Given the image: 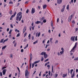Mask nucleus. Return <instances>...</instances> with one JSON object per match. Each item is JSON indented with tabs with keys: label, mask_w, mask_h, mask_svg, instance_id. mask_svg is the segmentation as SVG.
Here are the masks:
<instances>
[{
	"label": "nucleus",
	"mask_w": 78,
	"mask_h": 78,
	"mask_svg": "<svg viewBox=\"0 0 78 78\" xmlns=\"http://www.w3.org/2000/svg\"><path fill=\"white\" fill-rule=\"evenodd\" d=\"M46 22H47L46 20H44L43 21V23H46Z\"/></svg>",
	"instance_id": "nucleus-32"
},
{
	"label": "nucleus",
	"mask_w": 78,
	"mask_h": 78,
	"mask_svg": "<svg viewBox=\"0 0 78 78\" xmlns=\"http://www.w3.org/2000/svg\"><path fill=\"white\" fill-rule=\"evenodd\" d=\"M0 76H2V72H0Z\"/></svg>",
	"instance_id": "nucleus-42"
},
{
	"label": "nucleus",
	"mask_w": 78,
	"mask_h": 78,
	"mask_svg": "<svg viewBox=\"0 0 78 78\" xmlns=\"http://www.w3.org/2000/svg\"><path fill=\"white\" fill-rule=\"evenodd\" d=\"M41 62V60H39L37 61H36L35 62H34V63H33L32 64V68H33L34 66V64H37L38 63H39V62Z\"/></svg>",
	"instance_id": "nucleus-2"
},
{
	"label": "nucleus",
	"mask_w": 78,
	"mask_h": 78,
	"mask_svg": "<svg viewBox=\"0 0 78 78\" xmlns=\"http://www.w3.org/2000/svg\"><path fill=\"white\" fill-rule=\"evenodd\" d=\"M61 50H62V51L63 52H64V48H62L61 49Z\"/></svg>",
	"instance_id": "nucleus-28"
},
{
	"label": "nucleus",
	"mask_w": 78,
	"mask_h": 78,
	"mask_svg": "<svg viewBox=\"0 0 78 78\" xmlns=\"http://www.w3.org/2000/svg\"><path fill=\"white\" fill-rule=\"evenodd\" d=\"M72 23H75V21H74V20H73L72 21Z\"/></svg>",
	"instance_id": "nucleus-64"
},
{
	"label": "nucleus",
	"mask_w": 78,
	"mask_h": 78,
	"mask_svg": "<svg viewBox=\"0 0 78 78\" xmlns=\"http://www.w3.org/2000/svg\"><path fill=\"white\" fill-rule=\"evenodd\" d=\"M77 36H76L75 37V41H77Z\"/></svg>",
	"instance_id": "nucleus-50"
},
{
	"label": "nucleus",
	"mask_w": 78,
	"mask_h": 78,
	"mask_svg": "<svg viewBox=\"0 0 78 78\" xmlns=\"http://www.w3.org/2000/svg\"><path fill=\"white\" fill-rule=\"evenodd\" d=\"M48 32L49 33H51V30H50L49 29L48 30Z\"/></svg>",
	"instance_id": "nucleus-57"
},
{
	"label": "nucleus",
	"mask_w": 78,
	"mask_h": 78,
	"mask_svg": "<svg viewBox=\"0 0 78 78\" xmlns=\"http://www.w3.org/2000/svg\"><path fill=\"white\" fill-rule=\"evenodd\" d=\"M16 46H17V43H16L14 44V47H16Z\"/></svg>",
	"instance_id": "nucleus-43"
},
{
	"label": "nucleus",
	"mask_w": 78,
	"mask_h": 78,
	"mask_svg": "<svg viewBox=\"0 0 78 78\" xmlns=\"http://www.w3.org/2000/svg\"><path fill=\"white\" fill-rule=\"evenodd\" d=\"M71 78H73V77L75 76V72H73V74H71Z\"/></svg>",
	"instance_id": "nucleus-11"
},
{
	"label": "nucleus",
	"mask_w": 78,
	"mask_h": 78,
	"mask_svg": "<svg viewBox=\"0 0 78 78\" xmlns=\"http://www.w3.org/2000/svg\"><path fill=\"white\" fill-rule=\"evenodd\" d=\"M9 4H13V2H9Z\"/></svg>",
	"instance_id": "nucleus-38"
},
{
	"label": "nucleus",
	"mask_w": 78,
	"mask_h": 78,
	"mask_svg": "<svg viewBox=\"0 0 78 78\" xmlns=\"http://www.w3.org/2000/svg\"><path fill=\"white\" fill-rule=\"evenodd\" d=\"M50 45H46L45 48H47V47H48V46H49Z\"/></svg>",
	"instance_id": "nucleus-44"
},
{
	"label": "nucleus",
	"mask_w": 78,
	"mask_h": 78,
	"mask_svg": "<svg viewBox=\"0 0 78 78\" xmlns=\"http://www.w3.org/2000/svg\"><path fill=\"white\" fill-rule=\"evenodd\" d=\"M75 36L72 37L71 38V40L72 41H73V42H75Z\"/></svg>",
	"instance_id": "nucleus-7"
},
{
	"label": "nucleus",
	"mask_w": 78,
	"mask_h": 78,
	"mask_svg": "<svg viewBox=\"0 0 78 78\" xmlns=\"http://www.w3.org/2000/svg\"><path fill=\"white\" fill-rule=\"evenodd\" d=\"M78 28H76V29H75V31L76 32V31H78Z\"/></svg>",
	"instance_id": "nucleus-59"
},
{
	"label": "nucleus",
	"mask_w": 78,
	"mask_h": 78,
	"mask_svg": "<svg viewBox=\"0 0 78 78\" xmlns=\"http://www.w3.org/2000/svg\"><path fill=\"white\" fill-rule=\"evenodd\" d=\"M27 29V27H24V29L23 30V33H25V31H26V29Z\"/></svg>",
	"instance_id": "nucleus-13"
},
{
	"label": "nucleus",
	"mask_w": 78,
	"mask_h": 78,
	"mask_svg": "<svg viewBox=\"0 0 78 78\" xmlns=\"http://www.w3.org/2000/svg\"><path fill=\"white\" fill-rule=\"evenodd\" d=\"M64 53V52H62V51H61L60 52V55H62V53Z\"/></svg>",
	"instance_id": "nucleus-36"
},
{
	"label": "nucleus",
	"mask_w": 78,
	"mask_h": 78,
	"mask_svg": "<svg viewBox=\"0 0 78 78\" xmlns=\"http://www.w3.org/2000/svg\"><path fill=\"white\" fill-rule=\"evenodd\" d=\"M20 36V33L18 34L16 36V37H19Z\"/></svg>",
	"instance_id": "nucleus-39"
},
{
	"label": "nucleus",
	"mask_w": 78,
	"mask_h": 78,
	"mask_svg": "<svg viewBox=\"0 0 78 78\" xmlns=\"http://www.w3.org/2000/svg\"><path fill=\"white\" fill-rule=\"evenodd\" d=\"M17 14V12H16L13 15H12L11 17V18H13V17H15V16Z\"/></svg>",
	"instance_id": "nucleus-9"
},
{
	"label": "nucleus",
	"mask_w": 78,
	"mask_h": 78,
	"mask_svg": "<svg viewBox=\"0 0 78 78\" xmlns=\"http://www.w3.org/2000/svg\"><path fill=\"white\" fill-rule=\"evenodd\" d=\"M64 11V8H62V9L61 10V11L62 12H63Z\"/></svg>",
	"instance_id": "nucleus-33"
},
{
	"label": "nucleus",
	"mask_w": 78,
	"mask_h": 78,
	"mask_svg": "<svg viewBox=\"0 0 78 78\" xmlns=\"http://www.w3.org/2000/svg\"><path fill=\"white\" fill-rule=\"evenodd\" d=\"M52 72L53 73L54 72H53V66H52Z\"/></svg>",
	"instance_id": "nucleus-31"
},
{
	"label": "nucleus",
	"mask_w": 78,
	"mask_h": 78,
	"mask_svg": "<svg viewBox=\"0 0 78 78\" xmlns=\"http://www.w3.org/2000/svg\"><path fill=\"white\" fill-rule=\"evenodd\" d=\"M52 40H53V38H50V42H52Z\"/></svg>",
	"instance_id": "nucleus-34"
},
{
	"label": "nucleus",
	"mask_w": 78,
	"mask_h": 78,
	"mask_svg": "<svg viewBox=\"0 0 78 78\" xmlns=\"http://www.w3.org/2000/svg\"><path fill=\"white\" fill-rule=\"evenodd\" d=\"M17 16L16 17V20L18 22L21 20V19L22 18V12H20L18 13L17 15Z\"/></svg>",
	"instance_id": "nucleus-1"
},
{
	"label": "nucleus",
	"mask_w": 78,
	"mask_h": 78,
	"mask_svg": "<svg viewBox=\"0 0 78 78\" xmlns=\"http://www.w3.org/2000/svg\"><path fill=\"white\" fill-rule=\"evenodd\" d=\"M74 61H78V57L74 59Z\"/></svg>",
	"instance_id": "nucleus-25"
},
{
	"label": "nucleus",
	"mask_w": 78,
	"mask_h": 78,
	"mask_svg": "<svg viewBox=\"0 0 78 78\" xmlns=\"http://www.w3.org/2000/svg\"><path fill=\"white\" fill-rule=\"evenodd\" d=\"M31 62H30V69H31Z\"/></svg>",
	"instance_id": "nucleus-37"
},
{
	"label": "nucleus",
	"mask_w": 78,
	"mask_h": 78,
	"mask_svg": "<svg viewBox=\"0 0 78 78\" xmlns=\"http://www.w3.org/2000/svg\"><path fill=\"white\" fill-rule=\"evenodd\" d=\"M72 19V18L70 17V16H69V18L68 19V21L69 22H70L71 21V20Z\"/></svg>",
	"instance_id": "nucleus-18"
},
{
	"label": "nucleus",
	"mask_w": 78,
	"mask_h": 78,
	"mask_svg": "<svg viewBox=\"0 0 78 78\" xmlns=\"http://www.w3.org/2000/svg\"><path fill=\"white\" fill-rule=\"evenodd\" d=\"M41 22L39 21H37L35 22V23L36 24H39V23H41Z\"/></svg>",
	"instance_id": "nucleus-15"
},
{
	"label": "nucleus",
	"mask_w": 78,
	"mask_h": 78,
	"mask_svg": "<svg viewBox=\"0 0 78 78\" xmlns=\"http://www.w3.org/2000/svg\"><path fill=\"white\" fill-rule=\"evenodd\" d=\"M76 45H77V43L76 42L75 43V45L73 48L71 49V51H70V53L71 52H74V49L76 47Z\"/></svg>",
	"instance_id": "nucleus-3"
},
{
	"label": "nucleus",
	"mask_w": 78,
	"mask_h": 78,
	"mask_svg": "<svg viewBox=\"0 0 78 78\" xmlns=\"http://www.w3.org/2000/svg\"><path fill=\"white\" fill-rule=\"evenodd\" d=\"M46 53V52H43L40 54V55H42V56H43V55H44V54H45Z\"/></svg>",
	"instance_id": "nucleus-14"
},
{
	"label": "nucleus",
	"mask_w": 78,
	"mask_h": 78,
	"mask_svg": "<svg viewBox=\"0 0 78 78\" xmlns=\"http://www.w3.org/2000/svg\"><path fill=\"white\" fill-rule=\"evenodd\" d=\"M41 61H44V58L43 57H42V58L41 59Z\"/></svg>",
	"instance_id": "nucleus-49"
},
{
	"label": "nucleus",
	"mask_w": 78,
	"mask_h": 78,
	"mask_svg": "<svg viewBox=\"0 0 78 78\" xmlns=\"http://www.w3.org/2000/svg\"><path fill=\"white\" fill-rule=\"evenodd\" d=\"M10 57L11 58H13L12 57V54H11L10 55Z\"/></svg>",
	"instance_id": "nucleus-53"
},
{
	"label": "nucleus",
	"mask_w": 78,
	"mask_h": 78,
	"mask_svg": "<svg viewBox=\"0 0 78 78\" xmlns=\"http://www.w3.org/2000/svg\"><path fill=\"white\" fill-rule=\"evenodd\" d=\"M70 73L71 75H72V72H73V69H72L70 70Z\"/></svg>",
	"instance_id": "nucleus-19"
},
{
	"label": "nucleus",
	"mask_w": 78,
	"mask_h": 78,
	"mask_svg": "<svg viewBox=\"0 0 78 78\" xmlns=\"http://www.w3.org/2000/svg\"><path fill=\"white\" fill-rule=\"evenodd\" d=\"M40 34H41V32H39L38 34V37H39Z\"/></svg>",
	"instance_id": "nucleus-46"
},
{
	"label": "nucleus",
	"mask_w": 78,
	"mask_h": 78,
	"mask_svg": "<svg viewBox=\"0 0 78 78\" xmlns=\"http://www.w3.org/2000/svg\"><path fill=\"white\" fill-rule=\"evenodd\" d=\"M30 58L29 60V62H30V61H31V60L32 59H33V56L32 55V54L31 53L30 54Z\"/></svg>",
	"instance_id": "nucleus-5"
},
{
	"label": "nucleus",
	"mask_w": 78,
	"mask_h": 78,
	"mask_svg": "<svg viewBox=\"0 0 78 78\" xmlns=\"http://www.w3.org/2000/svg\"><path fill=\"white\" fill-rule=\"evenodd\" d=\"M11 32H12V30L11 29L9 31V34H11Z\"/></svg>",
	"instance_id": "nucleus-30"
},
{
	"label": "nucleus",
	"mask_w": 78,
	"mask_h": 78,
	"mask_svg": "<svg viewBox=\"0 0 78 78\" xmlns=\"http://www.w3.org/2000/svg\"><path fill=\"white\" fill-rule=\"evenodd\" d=\"M57 3L58 4H61L62 3V0H57Z\"/></svg>",
	"instance_id": "nucleus-10"
},
{
	"label": "nucleus",
	"mask_w": 78,
	"mask_h": 78,
	"mask_svg": "<svg viewBox=\"0 0 78 78\" xmlns=\"http://www.w3.org/2000/svg\"><path fill=\"white\" fill-rule=\"evenodd\" d=\"M61 23H62V24L63 23V20H62V19H61Z\"/></svg>",
	"instance_id": "nucleus-40"
},
{
	"label": "nucleus",
	"mask_w": 78,
	"mask_h": 78,
	"mask_svg": "<svg viewBox=\"0 0 78 78\" xmlns=\"http://www.w3.org/2000/svg\"><path fill=\"white\" fill-rule=\"evenodd\" d=\"M49 59L48 58L46 60L44 61V62H46V61H48Z\"/></svg>",
	"instance_id": "nucleus-58"
},
{
	"label": "nucleus",
	"mask_w": 78,
	"mask_h": 78,
	"mask_svg": "<svg viewBox=\"0 0 78 78\" xmlns=\"http://www.w3.org/2000/svg\"><path fill=\"white\" fill-rule=\"evenodd\" d=\"M62 76L63 78H65V77L67 76V74H64Z\"/></svg>",
	"instance_id": "nucleus-20"
},
{
	"label": "nucleus",
	"mask_w": 78,
	"mask_h": 78,
	"mask_svg": "<svg viewBox=\"0 0 78 78\" xmlns=\"http://www.w3.org/2000/svg\"><path fill=\"white\" fill-rule=\"evenodd\" d=\"M10 27L11 28H13V26H12V24H11L10 25Z\"/></svg>",
	"instance_id": "nucleus-56"
},
{
	"label": "nucleus",
	"mask_w": 78,
	"mask_h": 78,
	"mask_svg": "<svg viewBox=\"0 0 78 78\" xmlns=\"http://www.w3.org/2000/svg\"><path fill=\"white\" fill-rule=\"evenodd\" d=\"M9 14H11V15L12 14V10H10V11H9Z\"/></svg>",
	"instance_id": "nucleus-22"
},
{
	"label": "nucleus",
	"mask_w": 78,
	"mask_h": 78,
	"mask_svg": "<svg viewBox=\"0 0 78 78\" xmlns=\"http://www.w3.org/2000/svg\"><path fill=\"white\" fill-rule=\"evenodd\" d=\"M69 5H67L66 6V9L68 10H69Z\"/></svg>",
	"instance_id": "nucleus-23"
},
{
	"label": "nucleus",
	"mask_w": 78,
	"mask_h": 78,
	"mask_svg": "<svg viewBox=\"0 0 78 78\" xmlns=\"http://www.w3.org/2000/svg\"><path fill=\"white\" fill-rule=\"evenodd\" d=\"M29 39H30L31 38V34H30L28 36Z\"/></svg>",
	"instance_id": "nucleus-26"
},
{
	"label": "nucleus",
	"mask_w": 78,
	"mask_h": 78,
	"mask_svg": "<svg viewBox=\"0 0 78 78\" xmlns=\"http://www.w3.org/2000/svg\"><path fill=\"white\" fill-rule=\"evenodd\" d=\"M11 74L9 75V78H11Z\"/></svg>",
	"instance_id": "nucleus-61"
},
{
	"label": "nucleus",
	"mask_w": 78,
	"mask_h": 78,
	"mask_svg": "<svg viewBox=\"0 0 78 78\" xmlns=\"http://www.w3.org/2000/svg\"><path fill=\"white\" fill-rule=\"evenodd\" d=\"M76 73H77V72H78V69H76Z\"/></svg>",
	"instance_id": "nucleus-62"
},
{
	"label": "nucleus",
	"mask_w": 78,
	"mask_h": 78,
	"mask_svg": "<svg viewBox=\"0 0 78 78\" xmlns=\"http://www.w3.org/2000/svg\"><path fill=\"white\" fill-rule=\"evenodd\" d=\"M21 51L22 53H23V49H21Z\"/></svg>",
	"instance_id": "nucleus-52"
},
{
	"label": "nucleus",
	"mask_w": 78,
	"mask_h": 78,
	"mask_svg": "<svg viewBox=\"0 0 78 78\" xmlns=\"http://www.w3.org/2000/svg\"><path fill=\"white\" fill-rule=\"evenodd\" d=\"M6 67H3L2 68V70H3V69H6Z\"/></svg>",
	"instance_id": "nucleus-63"
},
{
	"label": "nucleus",
	"mask_w": 78,
	"mask_h": 78,
	"mask_svg": "<svg viewBox=\"0 0 78 78\" xmlns=\"http://www.w3.org/2000/svg\"><path fill=\"white\" fill-rule=\"evenodd\" d=\"M9 39L8 38H7L3 42V44H5V42H6V41H8V40H9Z\"/></svg>",
	"instance_id": "nucleus-16"
},
{
	"label": "nucleus",
	"mask_w": 78,
	"mask_h": 78,
	"mask_svg": "<svg viewBox=\"0 0 78 78\" xmlns=\"http://www.w3.org/2000/svg\"><path fill=\"white\" fill-rule=\"evenodd\" d=\"M58 74H55V78H56V77H57V76H58Z\"/></svg>",
	"instance_id": "nucleus-48"
},
{
	"label": "nucleus",
	"mask_w": 78,
	"mask_h": 78,
	"mask_svg": "<svg viewBox=\"0 0 78 78\" xmlns=\"http://www.w3.org/2000/svg\"><path fill=\"white\" fill-rule=\"evenodd\" d=\"M58 41L57 40L55 42V44H58Z\"/></svg>",
	"instance_id": "nucleus-41"
},
{
	"label": "nucleus",
	"mask_w": 78,
	"mask_h": 78,
	"mask_svg": "<svg viewBox=\"0 0 78 78\" xmlns=\"http://www.w3.org/2000/svg\"><path fill=\"white\" fill-rule=\"evenodd\" d=\"M50 73H51V72L50 71H48L49 76H50Z\"/></svg>",
	"instance_id": "nucleus-47"
},
{
	"label": "nucleus",
	"mask_w": 78,
	"mask_h": 78,
	"mask_svg": "<svg viewBox=\"0 0 78 78\" xmlns=\"http://www.w3.org/2000/svg\"><path fill=\"white\" fill-rule=\"evenodd\" d=\"M44 58L45 59H46V58H47L48 57V55H47V54H46V53H45V54H44Z\"/></svg>",
	"instance_id": "nucleus-12"
},
{
	"label": "nucleus",
	"mask_w": 78,
	"mask_h": 78,
	"mask_svg": "<svg viewBox=\"0 0 78 78\" xmlns=\"http://www.w3.org/2000/svg\"><path fill=\"white\" fill-rule=\"evenodd\" d=\"M51 27H53V23H52V22H51Z\"/></svg>",
	"instance_id": "nucleus-51"
},
{
	"label": "nucleus",
	"mask_w": 78,
	"mask_h": 78,
	"mask_svg": "<svg viewBox=\"0 0 78 78\" xmlns=\"http://www.w3.org/2000/svg\"><path fill=\"white\" fill-rule=\"evenodd\" d=\"M68 74H69V73H70V69H68Z\"/></svg>",
	"instance_id": "nucleus-35"
},
{
	"label": "nucleus",
	"mask_w": 78,
	"mask_h": 78,
	"mask_svg": "<svg viewBox=\"0 0 78 78\" xmlns=\"http://www.w3.org/2000/svg\"><path fill=\"white\" fill-rule=\"evenodd\" d=\"M28 76L29 75V73L28 72V69H26L25 73V76Z\"/></svg>",
	"instance_id": "nucleus-4"
},
{
	"label": "nucleus",
	"mask_w": 78,
	"mask_h": 78,
	"mask_svg": "<svg viewBox=\"0 0 78 78\" xmlns=\"http://www.w3.org/2000/svg\"><path fill=\"white\" fill-rule=\"evenodd\" d=\"M44 17H43L41 19V21H42V20H44Z\"/></svg>",
	"instance_id": "nucleus-29"
},
{
	"label": "nucleus",
	"mask_w": 78,
	"mask_h": 78,
	"mask_svg": "<svg viewBox=\"0 0 78 78\" xmlns=\"http://www.w3.org/2000/svg\"><path fill=\"white\" fill-rule=\"evenodd\" d=\"M47 8V5H43V9H45V8Z\"/></svg>",
	"instance_id": "nucleus-17"
},
{
	"label": "nucleus",
	"mask_w": 78,
	"mask_h": 78,
	"mask_svg": "<svg viewBox=\"0 0 78 78\" xmlns=\"http://www.w3.org/2000/svg\"><path fill=\"white\" fill-rule=\"evenodd\" d=\"M47 67H48L49 69L50 68V66L49 65H48L47 66Z\"/></svg>",
	"instance_id": "nucleus-54"
},
{
	"label": "nucleus",
	"mask_w": 78,
	"mask_h": 78,
	"mask_svg": "<svg viewBox=\"0 0 78 78\" xmlns=\"http://www.w3.org/2000/svg\"><path fill=\"white\" fill-rule=\"evenodd\" d=\"M6 46L5 45V46H4V47H3L2 48V50H3L4 49H5V48H6Z\"/></svg>",
	"instance_id": "nucleus-21"
},
{
	"label": "nucleus",
	"mask_w": 78,
	"mask_h": 78,
	"mask_svg": "<svg viewBox=\"0 0 78 78\" xmlns=\"http://www.w3.org/2000/svg\"><path fill=\"white\" fill-rule=\"evenodd\" d=\"M57 22H58H58H59V18H58L57 20Z\"/></svg>",
	"instance_id": "nucleus-60"
},
{
	"label": "nucleus",
	"mask_w": 78,
	"mask_h": 78,
	"mask_svg": "<svg viewBox=\"0 0 78 78\" xmlns=\"http://www.w3.org/2000/svg\"><path fill=\"white\" fill-rule=\"evenodd\" d=\"M4 40V39H2L1 40V41H0V43H2L3 42V41Z\"/></svg>",
	"instance_id": "nucleus-24"
},
{
	"label": "nucleus",
	"mask_w": 78,
	"mask_h": 78,
	"mask_svg": "<svg viewBox=\"0 0 78 78\" xmlns=\"http://www.w3.org/2000/svg\"><path fill=\"white\" fill-rule=\"evenodd\" d=\"M7 70V69H3L2 71V73L3 74V75H5V74H6V71Z\"/></svg>",
	"instance_id": "nucleus-6"
},
{
	"label": "nucleus",
	"mask_w": 78,
	"mask_h": 78,
	"mask_svg": "<svg viewBox=\"0 0 78 78\" xmlns=\"http://www.w3.org/2000/svg\"><path fill=\"white\" fill-rule=\"evenodd\" d=\"M28 12H29V9H27L26 11V13H28Z\"/></svg>",
	"instance_id": "nucleus-45"
},
{
	"label": "nucleus",
	"mask_w": 78,
	"mask_h": 78,
	"mask_svg": "<svg viewBox=\"0 0 78 78\" xmlns=\"http://www.w3.org/2000/svg\"><path fill=\"white\" fill-rule=\"evenodd\" d=\"M36 43H37V41H35L33 42V44H36Z\"/></svg>",
	"instance_id": "nucleus-27"
},
{
	"label": "nucleus",
	"mask_w": 78,
	"mask_h": 78,
	"mask_svg": "<svg viewBox=\"0 0 78 78\" xmlns=\"http://www.w3.org/2000/svg\"><path fill=\"white\" fill-rule=\"evenodd\" d=\"M35 9L32 8L31 10V13L32 14H34L35 12Z\"/></svg>",
	"instance_id": "nucleus-8"
},
{
	"label": "nucleus",
	"mask_w": 78,
	"mask_h": 78,
	"mask_svg": "<svg viewBox=\"0 0 78 78\" xmlns=\"http://www.w3.org/2000/svg\"><path fill=\"white\" fill-rule=\"evenodd\" d=\"M17 69L19 72H20V69H19V67H17Z\"/></svg>",
	"instance_id": "nucleus-55"
}]
</instances>
